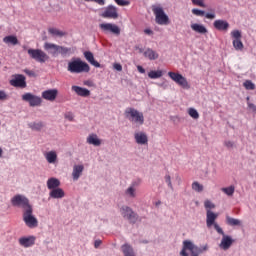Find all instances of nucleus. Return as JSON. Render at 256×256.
I'll return each instance as SVG.
<instances>
[{
    "label": "nucleus",
    "instance_id": "obj_1",
    "mask_svg": "<svg viewBox=\"0 0 256 256\" xmlns=\"http://www.w3.org/2000/svg\"><path fill=\"white\" fill-rule=\"evenodd\" d=\"M67 71L69 73H89L91 71V67L87 62L82 61L80 58H73L70 62H68Z\"/></svg>",
    "mask_w": 256,
    "mask_h": 256
},
{
    "label": "nucleus",
    "instance_id": "obj_2",
    "mask_svg": "<svg viewBox=\"0 0 256 256\" xmlns=\"http://www.w3.org/2000/svg\"><path fill=\"white\" fill-rule=\"evenodd\" d=\"M44 49L45 51H48L52 57H57V55H67L68 53H71V48L59 46L49 42L44 43Z\"/></svg>",
    "mask_w": 256,
    "mask_h": 256
},
{
    "label": "nucleus",
    "instance_id": "obj_3",
    "mask_svg": "<svg viewBox=\"0 0 256 256\" xmlns=\"http://www.w3.org/2000/svg\"><path fill=\"white\" fill-rule=\"evenodd\" d=\"M125 117L131 123H135V125H143L145 123V116L135 108H127L125 110Z\"/></svg>",
    "mask_w": 256,
    "mask_h": 256
},
{
    "label": "nucleus",
    "instance_id": "obj_4",
    "mask_svg": "<svg viewBox=\"0 0 256 256\" xmlns=\"http://www.w3.org/2000/svg\"><path fill=\"white\" fill-rule=\"evenodd\" d=\"M23 221L30 229H35V227H38L39 221L33 215V207L23 211Z\"/></svg>",
    "mask_w": 256,
    "mask_h": 256
},
{
    "label": "nucleus",
    "instance_id": "obj_5",
    "mask_svg": "<svg viewBox=\"0 0 256 256\" xmlns=\"http://www.w3.org/2000/svg\"><path fill=\"white\" fill-rule=\"evenodd\" d=\"M181 256H199V247L194 245L190 240L183 242V248L180 252Z\"/></svg>",
    "mask_w": 256,
    "mask_h": 256
},
{
    "label": "nucleus",
    "instance_id": "obj_6",
    "mask_svg": "<svg viewBox=\"0 0 256 256\" xmlns=\"http://www.w3.org/2000/svg\"><path fill=\"white\" fill-rule=\"evenodd\" d=\"M13 207H20L23 211L31 209L33 206L29 203V199L21 194L15 195L11 199Z\"/></svg>",
    "mask_w": 256,
    "mask_h": 256
},
{
    "label": "nucleus",
    "instance_id": "obj_7",
    "mask_svg": "<svg viewBox=\"0 0 256 256\" xmlns=\"http://www.w3.org/2000/svg\"><path fill=\"white\" fill-rule=\"evenodd\" d=\"M152 11L156 17V23L158 25H169V16L165 14V11L161 6H153Z\"/></svg>",
    "mask_w": 256,
    "mask_h": 256
},
{
    "label": "nucleus",
    "instance_id": "obj_8",
    "mask_svg": "<svg viewBox=\"0 0 256 256\" xmlns=\"http://www.w3.org/2000/svg\"><path fill=\"white\" fill-rule=\"evenodd\" d=\"M120 213L124 219L129 221V223L135 224L137 221H139V215H137V213H135V211H133V209H131L129 206H123L120 209Z\"/></svg>",
    "mask_w": 256,
    "mask_h": 256
},
{
    "label": "nucleus",
    "instance_id": "obj_9",
    "mask_svg": "<svg viewBox=\"0 0 256 256\" xmlns=\"http://www.w3.org/2000/svg\"><path fill=\"white\" fill-rule=\"evenodd\" d=\"M28 55L38 63H45L46 61H49V55L41 49H28Z\"/></svg>",
    "mask_w": 256,
    "mask_h": 256
},
{
    "label": "nucleus",
    "instance_id": "obj_10",
    "mask_svg": "<svg viewBox=\"0 0 256 256\" xmlns=\"http://www.w3.org/2000/svg\"><path fill=\"white\" fill-rule=\"evenodd\" d=\"M215 230L219 235H222V240L220 243L221 249H224V251H227L231 245H233V239L230 236L225 235V232H223V229L219 227V224H214Z\"/></svg>",
    "mask_w": 256,
    "mask_h": 256
},
{
    "label": "nucleus",
    "instance_id": "obj_11",
    "mask_svg": "<svg viewBox=\"0 0 256 256\" xmlns=\"http://www.w3.org/2000/svg\"><path fill=\"white\" fill-rule=\"evenodd\" d=\"M9 84L18 89H25L27 87V78H25V75L22 74H14L12 75Z\"/></svg>",
    "mask_w": 256,
    "mask_h": 256
},
{
    "label": "nucleus",
    "instance_id": "obj_12",
    "mask_svg": "<svg viewBox=\"0 0 256 256\" xmlns=\"http://www.w3.org/2000/svg\"><path fill=\"white\" fill-rule=\"evenodd\" d=\"M168 77L172 79V81H175L177 85L182 87V89H189V82L187 81V78H185L183 75L180 73H175V72H168Z\"/></svg>",
    "mask_w": 256,
    "mask_h": 256
},
{
    "label": "nucleus",
    "instance_id": "obj_13",
    "mask_svg": "<svg viewBox=\"0 0 256 256\" xmlns=\"http://www.w3.org/2000/svg\"><path fill=\"white\" fill-rule=\"evenodd\" d=\"M99 29L101 30L102 33H112V35H121V28L117 26L116 24L113 23H102L99 24Z\"/></svg>",
    "mask_w": 256,
    "mask_h": 256
},
{
    "label": "nucleus",
    "instance_id": "obj_14",
    "mask_svg": "<svg viewBox=\"0 0 256 256\" xmlns=\"http://www.w3.org/2000/svg\"><path fill=\"white\" fill-rule=\"evenodd\" d=\"M22 101L29 103L30 107H39L43 100L41 97L31 94L29 92L22 95Z\"/></svg>",
    "mask_w": 256,
    "mask_h": 256
},
{
    "label": "nucleus",
    "instance_id": "obj_15",
    "mask_svg": "<svg viewBox=\"0 0 256 256\" xmlns=\"http://www.w3.org/2000/svg\"><path fill=\"white\" fill-rule=\"evenodd\" d=\"M103 19H119V12L117 7L113 5L107 6L101 14Z\"/></svg>",
    "mask_w": 256,
    "mask_h": 256
},
{
    "label": "nucleus",
    "instance_id": "obj_16",
    "mask_svg": "<svg viewBox=\"0 0 256 256\" xmlns=\"http://www.w3.org/2000/svg\"><path fill=\"white\" fill-rule=\"evenodd\" d=\"M231 37H233V47L236 51H243V42L241 41V31L234 30L231 32Z\"/></svg>",
    "mask_w": 256,
    "mask_h": 256
},
{
    "label": "nucleus",
    "instance_id": "obj_17",
    "mask_svg": "<svg viewBox=\"0 0 256 256\" xmlns=\"http://www.w3.org/2000/svg\"><path fill=\"white\" fill-rule=\"evenodd\" d=\"M57 95H59V90L57 89L45 90L42 92V99H45V101H55Z\"/></svg>",
    "mask_w": 256,
    "mask_h": 256
},
{
    "label": "nucleus",
    "instance_id": "obj_18",
    "mask_svg": "<svg viewBox=\"0 0 256 256\" xmlns=\"http://www.w3.org/2000/svg\"><path fill=\"white\" fill-rule=\"evenodd\" d=\"M217 217H219V215L215 214L211 210H207V212H206L207 227H213V226L215 227V225H217V223H215V221L217 220Z\"/></svg>",
    "mask_w": 256,
    "mask_h": 256
},
{
    "label": "nucleus",
    "instance_id": "obj_19",
    "mask_svg": "<svg viewBox=\"0 0 256 256\" xmlns=\"http://www.w3.org/2000/svg\"><path fill=\"white\" fill-rule=\"evenodd\" d=\"M134 139L138 145H147L149 143V138L145 132H136Z\"/></svg>",
    "mask_w": 256,
    "mask_h": 256
},
{
    "label": "nucleus",
    "instance_id": "obj_20",
    "mask_svg": "<svg viewBox=\"0 0 256 256\" xmlns=\"http://www.w3.org/2000/svg\"><path fill=\"white\" fill-rule=\"evenodd\" d=\"M19 245L25 248L33 247L35 245V236L21 237L19 239Z\"/></svg>",
    "mask_w": 256,
    "mask_h": 256
},
{
    "label": "nucleus",
    "instance_id": "obj_21",
    "mask_svg": "<svg viewBox=\"0 0 256 256\" xmlns=\"http://www.w3.org/2000/svg\"><path fill=\"white\" fill-rule=\"evenodd\" d=\"M214 27L217 31H228L229 30V22L227 20H215L213 23Z\"/></svg>",
    "mask_w": 256,
    "mask_h": 256
},
{
    "label": "nucleus",
    "instance_id": "obj_22",
    "mask_svg": "<svg viewBox=\"0 0 256 256\" xmlns=\"http://www.w3.org/2000/svg\"><path fill=\"white\" fill-rule=\"evenodd\" d=\"M144 57L145 59H149V61H156V59H159V53L151 48H147L144 51Z\"/></svg>",
    "mask_w": 256,
    "mask_h": 256
},
{
    "label": "nucleus",
    "instance_id": "obj_23",
    "mask_svg": "<svg viewBox=\"0 0 256 256\" xmlns=\"http://www.w3.org/2000/svg\"><path fill=\"white\" fill-rule=\"evenodd\" d=\"M72 91H75L79 97H89V95H91V91H89V89L81 86H72Z\"/></svg>",
    "mask_w": 256,
    "mask_h": 256
},
{
    "label": "nucleus",
    "instance_id": "obj_24",
    "mask_svg": "<svg viewBox=\"0 0 256 256\" xmlns=\"http://www.w3.org/2000/svg\"><path fill=\"white\" fill-rule=\"evenodd\" d=\"M85 167L83 165H74L73 171H72V177L74 181H78L79 177L83 174Z\"/></svg>",
    "mask_w": 256,
    "mask_h": 256
},
{
    "label": "nucleus",
    "instance_id": "obj_25",
    "mask_svg": "<svg viewBox=\"0 0 256 256\" xmlns=\"http://www.w3.org/2000/svg\"><path fill=\"white\" fill-rule=\"evenodd\" d=\"M49 196L52 199H63L65 197V191H63L61 188H54L50 191Z\"/></svg>",
    "mask_w": 256,
    "mask_h": 256
},
{
    "label": "nucleus",
    "instance_id": "obj_26",
    "mask_svg": "<svg viewBox=\"0 0 256 256\" xmlns=\"http://www.w3.org/2000/svg\"><path fill=\"white\" fill-rule=\"evenodd\" d=\"M61 186V181H59V179L57 178H49L47 180V187L50 191H52L53 189H58Z\"/></svg>",
    "mask_w": 256,
    "mask_h": 256
},
{
    "label": "nucleus",
    "instance_id": "obj_27",
    "mask_svg": "<svg viewBox=\"0 0 256 256\" xmlns=\"http://www.w3.org/2000/svg\"><path fill=\"white\" fill-rule=\"evenodd\" d=\"M192 31H195V33H199L200 35H205L208 33V30L203 24H191Z\"/></svg>",
    "mask_w": 256,
    "mask_h": 256
},
{
    "label": "nucleus",
    "instance_id": "obj_28",
    "mask_svg": "<svg viewBox=\"0 0 256 256\" xmlns=\"http://www.w3.org/2000/svg\"><path fill=\"white\" fill-rule=\"evenodd\" d=\"M84 57L94 67H101V64L95 60V57L93 56L91 51H85Z\"/></svg>",
    "mask_w": 256,
    "mask_h": 256
},
{
    "label": "nucleus",
    "instance_id": "obj_29",
    "mask_svg": "<svg viewBox=\"0 0 256 256\" xmlns=\"http://www.w3.org/2000/svg\"><path fill=\"white\" fill-rule=\"evenodd\" d=\"M87 143L89 145H94V147H99L101 145V139H99L97 134H90L87 137Z\"/></svg>",
    "mask_w": 256,
    "mask_h": 256
},
{
    "label": "nucleus",
    "instance_id": "obj_30",
    "mask_svg": "<svg viewBox=\"0 0 256 256\" xmlns=\"http://www.w3.org/2000/svg\"><path fill=\"white\" fill-rule=\"evenodd\" d=\"M121 251L124 256H136L135 250H133V247L129 244L122 245Z\"/></svg>",
    "mask_w": 256,
    "mask_h": 256
},
{
    "label": "nucleus",
    "instance_id": "obj_31",
    "mask_svg": "<svg viewBox=\"0 0 256 256\" xmlns=\"http://www.w3.org/2000/svg\"><path fill=\"white\" fill-rule=\"evenodd\" d=\"M3 43H6V45H19V39H17V36L9 35L3 38Z\"/></svg>",
    "mask_w": 256,
    "mask_h": 256
},
{
    "label": "nucleus",
    "instance_id": "obj_32",
    "mask_svg": "<svg viewBox=\"0 0 256 256\" xmlns=\"http://www.w3.org/2000/svg\"><path fill=\"white\" fill-rule=\"evenodd\" d=\"M48 33L52 35V37H66L67 32L61 31L57 28H49Z\"/></svg>",
    "mask_w": 256,
    "mask_h": 256
},
{
    "label": "nucleus",
    "instance_id": "obj_33",
    "mask_svg": "<svg viewBox=\"0 0 256 256\" xmlns=\"http://www.w3.org/2000/svg\"><path fill=\"white\" fill-rule=\"evenodd\" d=\"M226 223L230 226V227H240L241 225V220L237 219V218H233L229 215L226 216Z\"/></svg>",
    "mask_w": 256,
    "mask_h": 256
},
{
    "label": "nucleus",
    "instance_id": "obj_34",
    "mask_svg": "<svg viewBox=\"0 0 256 256\" xmlns=\"http://www.w3.org/2000/svg\"><path fill=\"white\" fill-rule=\"evenodd\" d=\"M149 79H161L163 77V71L162 70H151L148 73Z\"/></svg>",
    "mask_w": 256,
    "mask_h": 256
},
{
    "label": "nucleus",
    "instance_id": "obj_35",
    "mask_svg": "<svg viewBox=\"0 0 256 256\" xmlns=\"http://www.w3.org/2000/svg\"><path fill=\"white\" fill-rule=\"evenodd\" d=\"M45 157L49 163H55V161H57V152L56 151L47 152Z\"/></svg>",
    "mask_w": 256,
    "mask_h": 256
},
{
    "label": "nucleus",
    "instance_id": "obj_36",
    "mask_svg": "<svg viewBox=\"0 0 256 256\" xmlns=\"http://www.w3.org/2000/svg\"><path fill=\"white\" fill-rule=\"evenodd\" d=\"M29 127L32 131H41L45 127V124L43 122H32L29 124Z\"/></svg>",
    "mask_w": 256,
    "mask_h": 256
},
{
    "label": "nucleus",
    "instance_id": "obj_37",
    "mask_svg": "<svg viewBox=\"0 0 256 256\" xmlns=\"http://www.w3.org/2000/svg\"><path fill=\"white\" fill-rule=\"evenodd\" d=\"M221 191L225 193V195H228V197H233V194L235 193V186L222 188Z\"/></svg>",
    "mask_w": 256,
    "mask_h": 256
},
{
    "label": "nucleus",
    "instance_id": "obj_38",
    "mask_svg": "<svg viewBox=\"0 0 256 256\" xmlns=\"http://www.w3.org/2000/svg\"><path fill=\"white\" fill-rule=\"evenodd\" d=\"M125 193L128 197H131L132 199H135L137 197L135 187H133V186H130L129 188H127Z\"/></svg>",
    "mask_w": 256,
    "mask_h": 256
},
{
    "label": "nucleus",
    "instance_id": "obj_39",
    "mask_svg": "<svg viewBox=\"0 0 256 256\" xmlns=\"http://www.w3.org/2000/svg\"><path fill=\"white\" fill-rule=\"evenodd\" d=\"M245 89H247L248 91H253L255 90V84L253 82H251V80H246L243 83Z\"/></svg>",
    "mask_w": 256,
    "mask_h": 256
},
{
    "label": "nucleus",
    "instance_id": "obj_40",
    "mask_svg": "<svg viewBox=\"0 0 256 256\" xmlns=\"http://www.w3.org/2000/svg\"><path fill=\"white\" fill-rule=\"evenodd\" d=\"M192 189H193V191H196L197 193H201V191H203V185L199 184V182H193Z\"/></svg>",
    "mask_w": 256,
    "mask_h": 256
},
{
    "label": "nucleus",
    "instance_id": "obj_41",
    "mask_svg": "<svg viewBox=\"0 0 256 256\" xmlns=\"http://www.w3.org/2000/svg\"><path fill=\"white\" fill-rule=\"evenodd\" d=\"M188 114L190 115V117H192V119H199V112H197L195 108H189Z\"/></svg>",
    "mask_w": 256,
    "mask_h": 256
},
{
    "label": "nucleus",
    "instance_id": "obj_42",
    "mask_svg": "<svg viewBox=\"0 0 256 256\" xmlns=\"http://www.w3.org/2000/svg\"><path fill=\"white\" fill-rule=\"evenodd\" d=\"M204 206H205V209H207V211H211V209H215V204H213L211 201L209 200H206L204 202Z\"/></svg>",
    "mask_w": 256,
    "mask_h": 256
},
{
    "label": "nucleus",
    "instance_id": "obj_43",
    "mask_svg": "<svg viewBox=\"0 0 256 256\" xmlns=\"http://www.w3.org/2000/svg\"><path fill=\"white\" fill-rule=\"evenodd\" d=\"M191 1L193 5H197L198 7H203V8L207 7L205 5V0H191Z\"/></svg>",
    "mask_w": 256,
    "mask_h": 256
},
{
    "label": "nucleus",
    "instance_id": "obj_44",
    "mask_svg": "<svg viewBox=\"0 0 256 256\" xmlns=\"http://www.w3.org/2000/svg\"><path fill=\"white\" fill-rule=\"evenodd\" d=\"M192 13L193 15H197V17H203L205 15V11L196 8L192 9Z\"/></svg>",
    "mask_w": 256,
    "mask_h": 256
},
{
    "label": "nucleus",
    "instance_id": "obj_45",
    "mask_svg": "<svg viewBox=\"0 0 256 256\" xmlns=\"http://www.w3.org/2000/svg\"><path fill=\"white\" fill-rule=\"evenodd\" d=\"M120 7H127L130 4L127 0H114Z\"/></svg>",
    "mask_w": 256,
    "mask_h": 256
},
{
    "label": "nucleus",
    "instance_id": "obj_46",
    "mask_svg": "<svg viewBox=\"0 0 256 256\" xmlns=\"http://www.w3.org/2000/svg\"><path fill=\"white\" fill-rule=\"evenodd\" d=\"M224 145H225V147H227V149H233L235 147V142L226 140L224 142Z\"/></svg>",
    "mask_w": 256,
    "mask_h": 256
},
{
    "label": "nucleus",
    "instance_id": "obj_47",
    "mask_svg": "<svg viewBox=\"0 0 256 256\" xmlns=\"http://www.w3.org/2000/svg\"><path fill=\"white\" fill-rule=\"evenodd\" d=\"M209 249V245L205 244L204 246L202 247H198V255H201V253H205V251H208Z\"/></svg>",
    "mask_w": 256,
    "mask_h": 256
},
{
    "label": "nucleus",
    "instance_id": "obj_48",
    "mask_svg": "<svg viewBox=\"0 0 256 256\" xmlns=\"http://www.w3.org/2000/svg\"><path fill=\"white\" fill-rule=\"evenodd\" d=\"M165 181H166L168 187H170V189H173V184L171 183V176L170 175L165 176Z\"/></svg>",
    "mask_w": 256,
    "mask_h": 256
},
{
    "label": "nucleus",
    "instance_id": "obj_49",
    "mask_svg": "<svg viewBox=\"0 0 256 256\" xmlns=\"http://www.w3.org/2000/svg\"><path fill=\"white\" fill-rule=\"evenodd\" d=\"M113 68L116 71H123V66L121 64H119V63H114Z\"/></svg>",
    "mask_w": 256,
    "mask_h": 256
},
{
    "label": "nucleus",
    "instance_id": "obj_50",
    "mask_svg": "<svg viewBox=\"0 0 256 256\" xmlns=\"http://www.w3.org/2000/svg\"><path fill=\"white\" fill-rule=\"evenodd\" d=\"M86 2L93 1L94 3H97L98 5H105V0H84Z\"/></svg>",
    "mask_w": 256,
    "mask_h": 256
},
{
    "label": "nucleus",
    "instance_id": "obj_51",
    "mask_svg": "<svg viewBox=\"0 0 256 256\" xmlns=\"http://www.w3.org/2000/svg\"><path fill=\"white\" fill-rule=\"evenodd\" d=\"M65 119H68V121H73V119H74L73 113H71V112L66 113Z\"/></svg>",
    "mask_w": 256,
    "mask_h": 256
},
{
    "label": "nucleus",
    "instance_id": "obj_52",
    "mask_svg": "<svg viewBox=\"0 0 256 256\" xmlns=\"http://www.w3.org/2000/svg\"><path fill=\"white\" fill-rule=\"evenodd\" d=\"M7 99V94L5 93V91L0 90V101H3Z\"/></svg>",
    "mask_w": 256,
    "mask_h": 256
},
{
    "label": "nucleus",
    "instance_id": "obj_53",
    "mask_svg": "<svg viewBox=\"0 0 256 256\" xmlns=\"http://www.w3.org/2000/svg\"><path fill=\"white\" fill-rule=\"evenodd\" d=\"M247 105H248V108H249V109H251L252 111H255V112H256V105H255V104H253V103H251V102H248Z\"/></svg>",
    "mask_w": 256,
    "mask_h": 256
},
{
    "label": "nucleus",
    "instance_id": "obj_54",
    "mask_svg": "<svg viewBox=\"0 0 256 256\" xmlns=\"http://www.w3.org/2000/svg\"><path fill=\"white\" fill-rule=\"evenodd\" d=\"M103 242L101 241V240H96L95 242H94V247H95V249H99V247H101V244H102Z\"/></svg>",
    "mask_w": 256,
    "mask_h": 256
},
{
    "label": "nucleus",
    "instance_id": "obj_55",
    "mask_svg": "<svg viewBox=\"0 0 256 256\" xmlns=\"http://www.w3.org/2000/svg\"><path fill=\"white\" fill-rule=\"evenodd\" d=\"M144 33H145V35H153V30L146 28V29H144Z\"/></svg>",
    "mask_w": 256,
    "mask_h": 256
},
{
    "label": "nucleus",
    "instance_id": "obj_56",
    "mask_svg": "<svg viewBox=\"0 0 256 256\" xmlns=\"http://www.w3.org/2000/svg\"><path fill=\"white\" fill-rule=\"evenodd\" d=\"M205 17L206 19H215V14L206 13Z\"/></svg>",
    "mask_w": 256,
    "mask_h": 256
},
{
    "label": "nucleus",
    "instance_id": "obj_57",
    "mask_svg": "<svg viewBox=\"0 0 256 256\" xmlns=\"http://www.w3.org/2000/svg\"><path fill=\"white\" fill-rule=\"evenodd\" d=\"M137 70L139 71V73H145V68H143V66H141V65H138L137 66Z\"/></svg>",
    "mask_w": 256,
    "mask_h": 256
},
{
    "label": "nucleus",
    "instance_id": "obj_58",
    "mask_svg": "<svg viewBox=\"0 0 256 256\" xmlns=\"http://www.w3.org/2000/svg\"><path fill=\"white\" fill-rule=\"evenodd\" d=\"M24 73H26V75H29L30 77L33 75V71L28 69L24 70Z\"/></svg>",
    "mask_w": 256,
    "mask_h": 256
},
{
    "label": "nucleus",
    "instance_id": "obj_59",
    "mask_svg": "<svg viewBox=\"0 0 256 256\" xmlns=\"http://www.w3.org/2000/svg\"><path fill=\"white\" fill-rule=\"evenodd\" d=\"M3 155V149L0 148V157Z\"/></svg>",
    "mask_w": 256,
    "mask_h": 256
},
{
    "label": "nucleus",
    "instance_id": "obj_60",
    "mask_svg": "<svg viewBox=\"0 0 256 256\" xmlns=\"http://www.w3.org/2000/svg\"><path fill=\"white\" fill-rule=\"evenodd\" d=\"M247 101H249V97H247Z\"/></svg>",
    "mask_w": 256,
    "mask_h": 256
}]
</instances>
